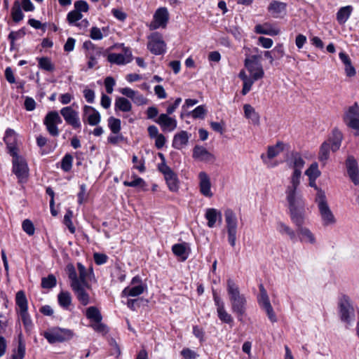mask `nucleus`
Returning a JSON list of instances; mask_svg holds the SVG:
<instances>
[{"label": "nucleus", "instance_id": "nucleus-1", "mask_svg": "<svg viewBox=\"0 0 359 359\" xmlns=\"http://www.w3.org/2000/svg\"><path fill=\"white\" fill-rule=\"evenodd\" d=\"M300 182L290 181V184L286 187V201L292 222L300 225L305 221V201L301 193L297 190Z\"/></svg>", "mask_w": 359, "mask_h": 359}, {"label": "nucleus", "instance_id": "nucleus-2", "mask_svg": "<svg viewBox=\"0 0 359 359\" xmlns=\"http://www.w3.org/2000/svg\"><path fill=\"white\" fill-rule=\"evenodd\" d=\"M226 290L232 312L236 314L240 322H243L247 304L245 295L241 294L238 285L231 278L226 281Z\"/></svg>", "mask_w": 359, "mask_h": 359}, {"label": "nucleus", "instance_id": "nucleus-3", "mask_svg": "<svg viewBox=\"0 0 359 359\" xmlns=\"http://www.w3.org/2000/svg\"><path fill=\"white\" fill-rule=\"evenodd\" d=\"M285 162L289 168L292 169L293 172L290 177V181L300 182L302 176V170L305 165V161L302 154L295 151H292L285 158Z\"/></svg>", "mask_w": 359, "mask_h": 359}, {"label": "nucleus", "instance_id": "nucleus-4", "mask_svg": "<svg viewBox=\"0 0 359 359\" xmlns=\"http://www.w3.org/2000/svg\"><path fill=\"white\" fill-rule=\"evenodd\" d=\"M316 202L324 226L332 225L336 223V219L327 202L326 196L323 191L316 194Z\"/></svg>", "mask_w": 359, "mask_h": 359}, {"label": "nucleus", "instance_id": "nucleus-5", "mask_svg": "<svg viewBox=\"0 0 359 359\" xmlns=\"http://www.w3.org/2000/svg\"><path fill=\"white\" fill-rule=\"evenodd\" d=\"M83 48L85 50V55L88 59V69L94 68L98 63L97 60L101 55H106L107 50L102 47H99L90 41H86L83 43Z\"/></svg>", "mask_w": 359, "mask_h": 359}, {"label": "nucleus", "instance_id": "nucleus-6", "mask_svg": "<svg viewBox=\"0 0 359 359\" xmlns=\"http://www.w3.org/2000/svg\"><path fill=\"white\" fill-rule=\"evenodd\" d=\"M74 336V332L69 329L55 327L44 332L43 337L50 344L63 342L70 340Z\"/></svg>", "mask_w": 359, "mask_h": 359}, {"label": "nucleus", "instance_id": "nucleus-7", "mask_svg": "<svg viewBox=\"0 0 359 359\" xmlns=\"http://www.w3.org/2000/svg\"><path fill=\"white\" fill-rule=\"evenodd\" d=\"M13 156V172L16 175L19 183H25L29 177V168L26 161L18 154Z\"/></svg>", "mask_w": 359, "mask_h": 359}, {"label": "nucleus", "instance_id": "nucleus-8", "mask_svg": "<svg viewBox=\"0 0 359 359\" xmlns=\"http://www.w3.org/2000/svg\"><path fill=\"white\" fill-rule=\"evenodd\" d=\"M344 122L350 128L355 130L354 135H359V106L355 102L353 105L349 107L345 111Z\"/></svg>", "mask_w": 359, "mask_h": 359}, {"label": "nucleus", "instance_id": "nucleus-9", "mask_svg": "<svg viewBox=\"0 0 359 359\" xmlns=\"http://www.w3.org/2000/svg\"><path fill=\"white\" fill-rule=\"evenodd\" d=\"M158 168L163 175L169 190L172 192L177 191L179 189L177 175L165 162L160 163Z\"/></svg>", "mask_w": 359, "mask_h": 359}, {"label": "nucleus", "instance_id": "nucleus-10", "mask_svg": "<svg viewBox=\"0 0 359 359\" xmlns=\"http://www.w3.org/2000/svg\"><path fill=\"white\" fill-rule=\"evenodd\" d=\"M62 120L56 111H49L43 119V124L46 126V130L50 135L53 137H57L60 131L57 127L58 124L62 123Z\"/></svg>", "mask_w": 359, "mask_h": 359}, {"label": "nucleus", "instance_id": "nucleus-11", "mask_svg": "<svg viewBox=\"0 0 359 359\" xmlns=\"http://www.w3.org/2000/svg\"><path fill=\"white\" fill-rule=\"evenodd\" d=\"M259 55H252L245 58L244 61L245 67L250 73L254 80H259L264 77V72L262 65L259 62Z\"/></svg>", "mask_w": 359, "mask_h": 359}, {"label": "nucleus", "instance_id": "nucleus-12", "mask_svg": "<svg viewBox=\"0 0 359 359\" xmlns=\"http://www.w3.org/2000/svg\"><path fill=\"white\" fill-rule=\"evenodd\" d=\"M148 39L147 48L151 53L159 55L165 52L166 44L161 34L153 32L148 36Z\"/></svg>", "mask_w": 359, "mask_h": 359}, {"label": "nucleus", "instance_id": "nucleus-13", "mask_svg": "<svg viewBox=\"0 0 359 359\" xmlns=\"http://www.w3.org/2000/svg\"><path fill=\"white\" fill-rule=\"evenodd\" d=\"M60 114L67 125L71 126L74 129L81 128V123L79 112L71 106L62 107L60 111Z\"/></svg>", "mask_w": 359, "mask_h": 359}, {"label": "nucleus", "instance_id": "nucleus-14", "mask_svg": "<svg viewBox=\"0 0 359 359\" xmlns=\"http://www.w3.org/2000/svg\"><path fill=\"white\" fill-rule=\"evenodd\" d=\"M212 297L215 305L217 308V313L219 319L222 323L229 325L231 324L233 322V319L231 315L226 311L224 302L215 290H212Z\"/></svg>", "mask_w": 359, "mask_h": 359}, {"label": "nucleus", "instance_id": "nucleus-15", "mask_svg": "<svg viewBox=\"0 0 359 359\" xmlns=\"http://www.w3.org/2000/svg\"><path fill=\"white\" fill-rule=\"evenodd\" d=\"M347 173L355 185L359 184V169L356 159L353 156H348L346 161Z\"/></svg>", "mask_w": 359, "mask_h": 359}, {"label": "nucleus", "instance_id": "nucleus-16", "mask_svg": "<svg viewBox=\"0 0 359 359\" xmlns=\"http://www.w3.org/2000/svg\"><path fill=\"white\" fill-rule=\"evenodd\" d=\"M158 124L163 131H173L177 128V121L175 118L169 116L166 114H161L154 120Z\"/></svg>", "mask_w": 359, "mask_h": 359}, {"label": "nucleus", "instance_id": "nucleus-17", "mask_svg": "<svg viewBox=\"0 0 359 359\" xmlns=\"http://www.w3.org/2000/svg\"><path fill=\"white\" fill-rule=\"evenodd\" d=\"M132 54L129 49L125 50V53H109L107 55V60L111 64L118 65H126L132 61Z\"/></svg>", "mask_w": 359, "mask_h": 359}, {"label": "nucleus", "instance_id": "nucleus-18", "mask_svg": "<svg viewBox=\"0 0 359 359\" xmlns=\"http://www.w3.org/2000/svg\"><path fill=\"white\" fill-rule=\"evenodd\" d=\"M199 189L201 194L208 198H211L213 193L211 191V182L208 175L205 172L198 174Z\"/></svg>", "mask_w": 359, "mask_h": 359}, {"label": "nucleus", "instance_id": "nucleus-19", "mask_svg": "<svg viewBox=\"0 0 359 359\" xmlns=\"http://www.w3.org/2000/svg\"><path fill=\"white\" fill-rule=\"evenodd\" d=\"M339 306L341 320L345 323H349L351 321L350 315L353 313V308L349 303L348 298L344 296L340 300Z\"/></svg>", "mask_w": 359, "mask_h": 359}, {"label": "nucleus", "instance_id": "nucleus-20", "mask_svg": "<svg viewBox=\"0 0 359 359\" xmlns=\"http://www.w3.org/2000/svg\"><path fill=\"white\" fill-rule=\"evenodd\" d=\"M4 140L8 149L11 156H15L18 154V148L16 147V133L11 128L6 130Z\"/></svg>", "mask_w": 359, "mask_h": 359}, {"label": "nucleus", "instance_id": "nucleus-21", "mask_svg": "<svg viewBox=\"0 0 359 359\" xmlns=\"http://www.w3.org/2000/svg\"><path fill=\"white\" fill-rule=\"evenodd\" d=\"M85 287H86V286L81 285V283L72 287L77 300L83 306H87L90 303V295L86 290Z\"/></svg>", "mask_w": 359, "mask_h": 359}, {"label": "nucleus", "instance_id": "nucleus-22", "mask_svg": "<svg viewBox=\"0 0 359 359\" xmlns=\"http://www.w3.org/2000/svg\"><path fill=\"white\" fill-rule=\"evenodd\" d=\"M191 136V135L185 130L176 133L173 137L172 147L178 150L182 149L188 144Z\"/></svg>", "mask_w": 359, "mask_h": 359}, {"label": "nucleus", "instance_id": "nucleus-23", "mask_svg": "<svg viewBox=\"0 0 359 359\" xmlns=\"http://www.w3.org/2000/svg\"><path fill=\"white\" fill-rule=\"evenodd\" d=\"M83 111V116H87V121L89 125L97 126L100 122V114L94 107L85 105Z\"/></svg>", "mask_w": 359, "mask_h": 359}, {"label": "nucleus", "instance_id": "nucleus-24", "mask_svg": "<svg viewBox=\"0 0 359 359\" xmlns=\"http://www.w3.org/2000/svg\"><path fill=\"white\" fill-rule=\"evenodd\" d=\"M285 149V144L283 142H277L275 145L268 147L267 154H262L261 158L265 164H268L266 158L272 159L281 153Z\"/></svg>", "mask_w": 359, "mask_h": 359}, {"label": "nucleus", "instance_id": "nucleus-25", "mask_svg": "<svg viewBox=\"0 0 359 359\" xmlns=\"http://www.w3.org/2000/svg\"><path fill=\"white\" fill-rule=\"evenodd\" d=\"M172 251L180 261L184 262L189 257L190 248L189 247V244L184 242L173 245L172 247Z\"/></svg>", "mask_w": 359, "mask_h": 359}, {"label": "nucleus", "instance_id": "nucleus-26", "mask_svg": "<svg viewBox=\"0 0 359 359\" xmlns=\"http://www.w3.org/2000/svg\"><path fill=\"white\" fill-rule=\"evenodd\" d=\"M205 217L208 221L207 225L210 228L215 226L216 222L218 220L222 222V215L221 211L215 208H208L205 210Z\"/></svg>", "mask_w": 359, "mask_h": 359}, {"label": "nucleus", "instance_id": "nucleus-27", "mask_svg": "<svg viewBox=\"0 0 359 359\" xmlns=\"http://www.w3.org/2000/svg\"><path fill=\"white\" fill-rule=\"evenodd\" d=\"M287 4L276 0H273L269 6V11L276 18L285 14Z\"/></svg>", "mask_w": 359, "mask_h": 359}, {"label": "nucleus", "instance_id": "nucleus-28", "mask_svg": "<svg viewBox=\"0 0 359 359\" xmlns=\"http://www.w3.org/2000/svg\"><path fill=\"white\" fill-rule=\"evenodd\" d=\"M193 158L201 161H210L214 159V156L205 147L196 145L193 149Z\"/></svg>", "mask_w": 359, "mask_h": 359}, {"label": "nucleus", "instance_id": "nucleus-29", "mask_svg": "<svg viewBox=\"0 0 359 359\" xmlns=\"http://www.w3.org/2000/svg\"><path fill=\"white\" fill-rule=\"evenodd\" d=\"M255 32L260 34L276 36L280 33V29L271 26L269 24H258L255 27Z\"/></svg>", "mask_w": 359, "mask_h": 359}, {"label": "nucleus", "instance_id": "nucleus-30", "mask_svg": "<svg viewBox=\"0 0 359 359\" xmlns=\"http://www.w3.org/2000/svg\"><path fill=\"white\" fill-rule=\"evenodd\" d=\"M224 216L227 231H237L238 221L234 212L231 209H226Z\"/></svg>", "mask_w": 359, "mask_h": 359}, {"label": "nucleus", "instance_id": "nucleus-31", "mask_svg": "<svg viewBox=\"0 0 359 359\" xmlns=\"http://www.w3.org/2000/svg\"><path fill=\"white\" fill-rule=\"evenodd\" d=\"M133 180L132 181H124L123 182L125 187H135L140 188L142 191H147V184L146 182L141 177L137 176L135 174H133Z\"/></svg>", "mask_w": 359, "mask_h": 359}, {"label": "nucleus", "instance_id": "nucleus-32", "mask_svg": "<svg viewBox=\"0 0 359 359\" xmlns=\"http://www.w3.org/2000/svg\"><path fill=\"white\" fill-rule=\"evenodd\" d=\"M114 109L116 111L128 112L132 109V104L126 97H118L115 100Z\"/></svg>", "mask_w": 359, "mask_h": 359}, {"label": "nucleus", "instance_id": "nucleus-33", "mask_svg": "<svg viewBox=\"0 0 359 359\" xmlns=\"http://www.w3.org/2000/svg\"><path fill=\"white\" fill-rule=\"evenodd\" d=\"M144 286L142 284L134 287H126L121 293L122 297H137L144 292Z\"/></svg>", "mask_w": 359, "mask_h": 359}, {"label": "nucleus", "instance_id": "nucleus-34", "mask_svg": "<svg viewBox=\"0 0 359 359\" xmlns=\"http://www.w3.org/2000/svg\"><path fill=\"white\" fill-rule=\"evenodd\" d=\"M15 304L19 308L18 312L28 310V301L23 290H20L16 293Z\"/></svg>", "mask_w": 359, "mask_h": 359}, {"label": "nucleus", "instance_id": "nucleus-35", "mask_svg": "<svg viewBox=\"0 0 359 359\" xmlns=\"http://www.w3.org/2000/svg\"><path fill=\"white\" fill-rule=\"evenodd\" d=\"M77 269L79 273V280L81 283V285H84L87 288H90V285L88 283V276L90 273H93L92 269L88 272L86 267L80 262L77 263Z\"/></svg>", "mask_w": 359, "mask_h": 359}, {"label": "nucleus", "instance_id": "nucleus-36", "mask_svg": "<svg viewBox=\"0 0 359 359\" xmlns=\"http://www.w3.org/2000/svg\"><path fill=\"white\" fill-rule=\"evenodd\" d=\"M72 296L68 291H62L57 295L59 305L63 309H67L72 304Z\"/></svg>", "mask_w": 359, "mask_h": 359}, {"label": "nucleus", "instance_id": "nucleus-37", "mask_svg": "<svg viewBox=\"0 0 359 359\" xmlns=\"http://www.w3.org/2000/svg\"><path fill=\"white\" fill-rule=\"evenodd\" d=\"M86 316L93 323L102 321V316L99 309L95 306H90L86 309Z\"/></svg>", "mask_w": 359, "mask_h": 359}, {"label": "nucleus", "instance_id": "nucleus-38", "mask_svg": "<svg viewBox=\"0 0 359 359\" xmlns=\"http://www.w3.org/2000/svg\"><path fill=\"white\" fill-rule=\"evenodd\" d=\"M304 224V221L300 225L294 224L297 226L298 233L303 236V238H302L301 240L302 241L303 239L306 238L310 243H315L316 238L314 235L309 229L303 227Z\"/></svg>", "mask_w": 359, "mask_h": 359}, {"label": "nucleus", "instance_id": "nucleus-39", "mask_svg": "<svg viewBox=\"0 0 359 359\" xmlns=\"http://www.w3.org/2000/svg\"><path fill=\"white\" fill-rule=\"evenodd\" d=\"M245 116L247 118H250L252 120L254 124H259V116L258 113H257L255 109L248 104H245L243 106Z\"/></svg>", "mask_w": 359, "mask_h": 359}, {"label": "nucleus", "instance_id": "nucleus-40", "mask_svg": "<svg viewBox=\"0 0 359 359\" xmlns=\"http://www.w3.org/2000/svg\"><path fill=\"white\" fill-rule=\"evenodd\" d=\"M168 20L169 13L166 8L161 7L154 13V22H168Z\"/></svg>", "mask_w": 359, "mask_h": 359}, {"label": "nucleus", "instance_id": "nucleus-41", "mask_svg": "<svg viewBox=\"0 0 359 359\" xmlns=\"http://www.w3.org/2000/svg\"><path fill=\"white\" fill-rule=\"evenodd\" d=\"M66 272L68 275V278L71 281V287L76 285L79 283H81L78 278L77 273L74 266L72 264H69L66 266Z\"/></svg>", "mask_w": 359, "mask_h": 359}, {"label": "nucleus", "instance_id": "nucleus-42", "mask_svg": "<svg viewBox=\"0 0 359 359\" xmlns=\"http://www.w3.org/2000/svg\"><path fill=\"white\" fill-rule=\"evenodd\" d=\"M353 11L351 6L341 7L337 13V20L339 22H345L351 15Z\"/></svg>", "mask_w": 359, "mask_h": 359}, {"label": "nucleus", "instance_id": "nucleus-43", "mask_svg": "<svg viewBox=\"0 0 359 359\" xmlns=\"http://www.w3.org/2000/svg\"><path fill=\"white\" fill-rule=\"evenodd\" d=\"M277 230L281 234H287L292 241H296L295 232L287 225L283 222H279L277 224Z\"/></svg>", "mask_w": 359, "mask_h": 359}, {"label": "nucleus", "instance_id": "nucleus-44", "mask_svg": "<svg viewBox=\"0 0 359 359\" xmlns=\"http://www.w3.org/2000/svg\"><path fill=\"white\" fill-rule=\"evenodd\" d=\"M108 127L113 134H118L121 129V121L119 118L110 116L108 120Z\"/></svg>", "mask_w": 359, "mask_h": 359}, {"label": "nucleus", "instance_id": "nucleus-45", "mask_svg": "<svg viewBox=\"0 0 359 359\" xmlns=\"http://www.w3.org/2000/svg\"><path fill=\"white\" fill-rule=\"evenodd\" d=\"M39 62V67L47 72H53L55 70V65L52 63L50 58L43 57L37 58Z\"/></svg>", "mask_w": 359, "mask_h": 359}, {"label": "nucleus", "instance_id": "nucleus-46", "mask_svg": "<svg viewBox=\"0 0 359 359\" xmlns=\"http://www.w3.org/2000/svg\"><path fill=\"white\" fill-rule=\"evenodd\" d=\"M259 296L258 297V303L261 308L265 307L266 305L271 304L268 294L266 290H265L264 285L260 284L259 286Z\"/></svg>", "mask_w": 359, "mask_h": 359}, {"label": "nucleus", "instance_id": "nucleus-47", "mask_svg": "<svg viewBox=\"0 0 359 359\" xmlns=\"http://www.w3.org/2000/svg\"><path fill=\"white\" fill-rule=\"evenodd\" d=\"M332 135L334 140L332 144H330V149H332L333 151H336L339 149L341 146L342 134L339 130L334 129L332 132Z\"/></svg>", "mask_w": 359, "mask_h": 359}, {"label": "nucleus", "instance_id": "nucleus-48", "mask_svg": "<svg viewBox=\"0 0 359 359\" xmlns=\"http://www.w3.org/2000/svg\"><path fill=\"white\" fill-rule=\"evenodd\" d=\"M305 175L309 177V180H316L320 175L318 163H313L305 171Z\"/></svg>", "mask_w": 359, "mask_h": 359}, {"label": "nucleus", "instance_id": "nucleus-49", "mask_svg": "<svg viewBox=\"0 0 359 359\" xmlns=\"http://www.w3.org/2000/svg\"><path fill=\"white\" fill-rule=\"evenodd\" d=\"M57 280L53 274H49L47 277H43L41 279V287L45 289H52L55 287Z\"/></svg>", "mask_w": 359, "mask_h": 359}, {"label": "nucleus", "instance_id": "nucleus-50", "mask_svg": "<svg viewBox=\"0 0 359 359\" xmlns=\"http://www.w3.org/2000/svg\"><path fill=\"white\" fill-rule=\"evenodd\" d=\"M330 142H324L320 147L318 158L320 161H325L328 159L329 154H330Z\"/></svg>", "mask_w": 359, "mask_h": 359}, {"label": "nucleus", "instance_id": "nucleus-51", "mask_svg": "<svg viewBox=\"0 0 359 359\" xmlns=\"http://www.w3.org/2000/svg\"><path fill=\"white\" fill-rule=\"evenodd\" d=\"M23 325L27 331H30L33 327L32 320L31 319L30 315L27 311H24L22 312H18Z\"/></svg>", "mask_w": 359, "mask_h": 359}, {"label": "nucleus", "instance_id": "nucleus-52", "mask_svg": "<svg viewBox=\"0 0 359 359\" xmlns=\"http://www.w3.org/2000/svg\"><path fill=\"white\" fill-rule=\"evenodd\" d=\"M11 15L15 22H18L23 19L22 8L18 2H15L11 10Z\"/></svg>", "mask_w": 359, "mask_h": 359}, {"label": "nucleus", "instance_id": "nucleus-53", "mask_svg": "<svg viewBox=\"0 0 359 359\" xmlns=\"http://www.w3.org/2000/svg\"><path fill=\"white\" fill-rule=\"evenodd\" d=\"M72 156L70 154H66L61 161V169L65 172H69L72 170Z\"/></svg>", "mask_w": 359, "mask_h": 359}, {"label": "nucleus", "instance_id": "nucleus-54", "mask_svg": "<svg viewBox=\"0 0 359 359\" xmlns=\"http://www.w3.org/2000/svg\"><path fill=\"white\" fill-rule=\"evenodd\" d=\"M132 162L134 164L133 168L137 170L140 172H145L146 168L144 165L145 161L144 158L139 160L137 156L133 155L132 158Z\"/></svg>", "mask_w": 359, "mask_h": 359}, {"label": "nucleus", "instance_id": "nucleus-55", "mask_svg": "<svg viewBox=\"0 0 359 359\" xmlns=\"http://www.w3.org/2000/svg\"><path fill=\"white\" fill-rule=\"evenodd\" d=\"M25 355V345L22 340H19L17 351L12 355V359H23Z\"/></svg>", "mask_w": 359, "mask_h": 359}, {"label": "nucleus", "instance_id": "nucleus-56", "mask_svg": "<svg viewBox=\"0 0 359 359\" xmlns=\"http://www.w3.org/2000/svg\"><path fill=\"white\" fill-rule=\"evenodd\" d=\"M72 217L73 212L70 210H68L64 217V224L67 226L69 231L72 233H74L75 232V227L72 222Z\"/></svg>", "mask_w": 359, "mask_h": 359}, {"label": "nucleus", "instance_id": "nucleus-57", "mask_svg": "<svg viewBox=\"0 0 359 359\" xmlns=\"http://www.w3.org/2000/svg\"><path fill=\"white\" fill-rule=\"evenodd\" d=\"M22 229L25 232H26L29 236H32L34 233L35 228L32 222L28 219H25L22 222Z\"/></svg>", "mask_w": 359, "mask_h": 359}, {"label": "nucleus", "instance_id": "nucleus-58", "mask_svg": "<svg viewBox=\"0 0 359 359\" xmlns=\"http://www.w3.org/2000/svg\"><path fill=\"white\" fill-rule=\"evenodd\" d=\"M90 327L97 332L100 333L103 335L106 334L108 332V327L106 325L100 321L99 323H93L90 325Z\"/></svg>", "mask_w": 359, "mask_h": 359}, {"label": "nucleus", "instance_id": "nucleus-59", "mask_svg": "<svg viewBox=\"0 0 359 359\" xmlns=\"http://www.w3.org/2000/svg\"><path fill=\"white\" fill-rule=\"evenodd\" d=\"M206 109L203 105L198 106L191 111V116L194 118H203L206 114Z\"/></svg>", "mask_w": 359, "mask_h": 359}, {"label": "nucleus", "instance_id": "nucleus-60", "mask_svg": "<svg viewBox=\"0 0 359 359\" xmlns=\"http://www.w3.org/2000/svg\"><path fill=\"white\" fill-rule=\"evenodd\" d=\"M82 18V13H81L79 11L74 8L73 11H70L67 14V19L68 20V22H76L77 21L81 20Z\"/></svg>", "mask_w": 359, "mask_h": 359}, {"label": "nucleus", "instance_id": "nucleus-61", "mask_svg": "<svg viewBox=\"0 0 359 359\" xmlns=\"http://www.w3.org/2000/svg\"><path fill=\"white\" fill-rule=\"evenodd\" d=\"M74 8L79 11L81 13L82 12H87L89 9V6L88 3L84 0H79L76 1L74 4Z\"/></svg>", "mask_w": 359, "mask_h": 359}, {"label": "nucleus", "instance_id": "nucleus-62", "mask_svg": "<svg viewBox=\"0 0 359 359\" xmlns=\"http://www.w3.org/2000/svg\"><path fill=\"white\" fill-rule=\"evenodd\" d=\"M257 80H254L253 77H250V79L243 81V89L241 93L243 95H247L251 90V88L255 81Z\"/></svg>", "mask_w": 359, "mask_h": 359}, {"label": "nucleus", "instance_id": "nucleus-63", "mask_svg": "<svg viewBox=\"0 0 359 359\" xmlns=\"http://www.w3.org/2000/svg\"><path fill=\"white\" fill-rule=\"evenodd\" d=\"M95 263L97 265H102L107 262L108 257L103 253L95 252L93 255Z\"/></svg>", "mask_w": 359, "mask_h": 359}, {"label": "nucleus", "instance_id": "nucleus-64", "mask_svg": "<svg viewBox=\"0 0 359 359\" xmlns=\"http://www.w3.org/2000/svg\"><path fill=\"white\" fill-rule=\"evenodd\" d=\"M181 355L184 359H196L198 355L189 348H183L181 351Z\"/></svg>", "mask_w": 359, "mask_h": 359}]
</instances>
